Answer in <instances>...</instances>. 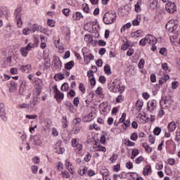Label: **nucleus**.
<instances>
[{"mask_svg":"<svg viewBox=\"0 0 180 180\" xmlns=\"http://www.w3.org/2000/svg\"><path fill=\"white\" fill-rule=\"evenodd\" d=\"M68 122V121L67 120V117H63V121H62L63 127H67V126H68V124H67Z\"/></svg>","mask_w":180,"mask_h":180,"instance_id":"obj_58","label":"nucleus"},{"mask_svg":"<svg viewBox=\"0 0 180 180\" xmlns=\"http://www.w3.org/2000/svg\"><path fill=\"white\" fill-rule=\"evenodd\" d=\"M32 162L34 164H39L40 163V158L39 157L36 156L32 158Z\"/></svg>","mask_w":180,"mask_h":180,"instance_id":"obj_62","label":"nucleus"},{"mask_svg":"<svg viewBox=\"0 0 180 180\" xmlns=\"http://www.w3.org/2000/svg\"><path fill=\"white\" fill-rule=\"evenodd\" d=\"M122 11L124 12V15H129V13H130V11H131V8L127 5L124 6V9Z\"/></svg>","mask_w":180,"mask_h":180,"instance_id":"obj_34","label":"nucleus"},{"mask_svg":"<svg viewBox=\"0 0 180 180\" xmlns=\"http://www.w3.org/2000/svg\"><path fill=\"white\" fill-rule=\"evenodd\" d=\"M155 108H157V101L152 100L148 102L147 110L153 112Z\"/></svg>","mask_w":180,"mask_h":180,"instance_id":"obj_9","label":"nucleus"},{"mask_svg":"<svg viewBox=\"0 0 180 180\" xmlns=\"http://www.w3.org/2000/svg\"><path fill=\"white\" fill-rule=\"evenodd\" d=\"M142 146L145 148L146 153H151L153 151V148H151L147 143H142Z\"/></svg>","mask_w":180,"mask_h":180,"instance_id":"obj_24","label":"nucleus"},{"mask_svg":"<svg viewBox=\"0 0 180 180\" xmlns=\"http://www.w3.org/2000/svg\"><path fill=\"white\" fill-rule=\"evenodd\" d=\"M70 12H71L70 8H64L63 11V13H64L65 16H70Z\"/></svg>","mask_w":180,"mask_h":180,"instance_id":"obj_56","label":"nucleus"},{"mask_svg":"<svg viewBox=\"0 0 180 180\" xmlns=\"http://www.w3.org/2000/svg\"><path fill=\"white\" fill-rule=\"evenodd\" d=\"M160 54H161L162 56H167V49L165 48H161L160 51H159Z\"/></svg>","mask_w":180,"mask_h":180,"instance_id":"obj_57","label":"nucleus"},{"mask_svg":"<svg viewBox=\"0 0 180 180\" xmlns=\"http://www.w3.org/2000/svg\"><path fill=\"white\" fill-rule=\"evenodd\" d=\"M81 131V127H75L73 128V133L74 134H78Z\"/></svg>","mask_w":180,"mask_h":180,"instance_id":"obj_54","label":"nucleus"},{"mask_svg":"<svg viewBox=\"0 0 180 180\" xmlns=\"http://www.w3.org/2000/svg\"><path fill=\"white\" fill-rule=\"evenodd\" d=\"M17 20V25L18 27H22V25H23V22H22V18H15Z\"/></svg>","mask_w":180,"mask_h":180,"instance_id":"obj_61","label":"nucleus"},{"mask_svg":"<svg viewBox=\"0 0 180 180\" xmlns=\"http://www.w3.org/2000/svg\"><path fill=\"white\" fill-rule=\"evenodd\" d=\"M175 141H176L177 143H179L180 141V130L176 131Z\"/></svg>","mask_w":180,"mask_h":180,"instance_id":"obj_41","label":"nucleus"},{"mask_svg":"<svg viewBox=\"0 0 180 180\" xmlns=\"http://www.w3.org/2000/svg\"><path fill=\"white\" fill-rule=\"evenodd\" d=\"M146 40H148V44H150V46L157 44V38L151 34L146 35Z\"/></svg>","mask_w":180,"mask_h":180,"instance_id":"obj_10","label":"nucleus"},{"mask_svg":"<svg viewBox=\"0 0 180 180\" xmlns=\"http://www.w3.org/2000/svg\"><path fill=\"white\" fill-rule=\"evenodd\" d=\"M161 133V128L160 127H155L153 130V134L155 136H160V134Z\"/></svg>","mask_w":180,"mask_h":180,"instance_id":"obj_39","label":"nucleus"},{"mask_svg":"<svg viewBox=\"0 0 180 180\" xmlns=\"http://www.w3.org/2000/svg\"><path fill=\"white\" fill-rule=\"evenodd\" d=\"M96 114L95 112H90L87 115H85L83 118L84 122H92L95 119Z\"/></svg>","mask_w":180,"mask_h":180,"instance_id":"obj_14","label":"nucleus"},{"mask_svg":"<svg viewBox=\"0 0 180 180\" xmlns=\"http://www.w3.org/2000/svg\"><path fill=\"white\" fill-rule=\"evenodd\" d=\"M126 146L128 147H133L136 143L134 142L131 141L130 140L125 141Z\"/></svg>","mask_w":180,"mask_h":180,"instance_id":"obj_53","label":"nucleus"},{"mask_svg":"<svg viewBox=\"0 0 180 180\" xmlns=\"http://www.w3.org/2000/svg\"><path fill=\"white\" fill-rule=\"evenodd\" d=\"M160 106L163 107L164 109H168V108L169 107V105H168V101L167 100H162L160 102Z\"/></svg>","mask_w":180,"mask_h":180,"instance_id":"obj_33","label":"nucleus"},{"mask_svg":"<svg viewBox=\"0 0 180 180\" xmlns=\"http://www.w3.org/2000/svg\"><path fill=\"white\" fill-rule=\"evenodd\" d=\"M40 103V98L37 96H34L31 105H30L31 109H33L34 106H37Z\"/></svg>","mask_w":180,"mask_h":180,"instance_id":"obj_16","label":"nucleus"},{"mask_svg":"<svg viewBox=\"0 0 180 180\" xmlns=\"http://www.w3.org/2000/svg\"><path fill=\"white\" fill-rule=\"evenodd\" d=\"M119 123H123L126 127H130V120H126V113L123 112Z\"/></svg>","mask_w":180,"mask_h":180,"instance_id":"obj_11","label":"nucleus"},{"mask_svg":"<svg viewBox=\"0 0 180 180\" xmlns=\"http://www.w3.org/2000/svg\"><path fill=\"white\" fill-rule=\"evenodd\" d=\"M74 67V60H70V62H68L65 65V68L66 70H71Z\"/></svg>","mask_w":180,"mask_h":180,"instance_id":"obj_31","label":"nucleus"},{"mask_svg":"<svg viewBox=\"0 0 180 180\" xmlns=\"http://www.w3.org/2000/svg\"><path fill=\"white\" fill-rule=\"evenodd\" d=\"M34 44L30 43L27 45L26 47H22L20 49V51L22 57H27V54H29V51L32 50V49H34Z\"/></svg>","mask_w":180,"mask_h":180,"instance_id":"obj_4","label":"nucleus"},{"mask_svg":"<svg viewBox=\"0 0 180 180\" xmlns=\"http://www.w3.org/2000/svg\"><path fill=\"white\" fill-rule=\"evenodd\" d=\"M47 25L50 27H54L56 26V22L53 20H48Z\"/></svg>","mask_w":180,"mask_h":180,"instance_id":"obj_44","label":"nucleus"},{"mask_svg":"<svg viewBox=\"0 0 180 180\" xmlns=\"http://www.w3.org/2000/svg\"><path fill=\"white\" fill-rule=\"evenodd\" d=\"M22 33L23 34H25V36H27V34H30V33H32V31L30 28L27 27L22 30Z\"/></svg>","mask_w":180,"mask_h":180,"instance_id":"obj_49","label":"nucleus"},{"mask_svg":"<svg viewBox=\"0 0 180 180\" xmlns=\"http://www.w3.org/2000/svg\"><path fill=\"white\" fill-rule=\"evenodd\" d=\"M146 39H147V36H146L145 38L141 39L139 41V45L144 46H146V44H148V40Z\"/></svg>","mask_w":180,"mask_h":180,"instance_id":"obj_36","label":"nucleus"},{"mask_svg":"<svg viewBox=\"0 0 180 180\" xmlns=\"http://www.w3.org/2000/svg\"><path fill=\"white\" fill-rule=\"evenodd\" d=\"M20 109H29L30 108V105L27 103H23L18 105Z\"/></svg>","mask_w":180,"mask_h":180,"instance_id":"obj_40","label":"nucleus"},{"mask_svg":"<svg viewBox=\"0 0 180 180\" xmlns=\"http://www.w3.org/2000/svg\"><path fill=\"white\" fill-rule=\"evenodd\" d=\"M96 94L99 98H105V94L102 91V87H98L96 90Z\"/></svg>","mask_w":180,"mask_h":180,"instance_id":"obj_28","label":"nucleus"},{"mask_svg":"<svg viewBox=\"0 0 180 180\" xmlns=\"http://www.w3.org/2000/svg\"><path fill=\"white\" fill-rule=\"evenodd\" d=\"M33 141H34V144H35V146H41V140H40V138H39V136H36L34 137L33 139Z\"/></svg>","mask_w":180,"mask_h":180,"instance_id":"obj_30","label":"nucleus"},{"mask_svg":"<svg viewBox=\"0 0 180 180\" xmlns=\"http://www.w3.org/2000/svg\"><path fill=\"white\" fill-rule=\"evenodd\" d=\"M60 144V142H58L55 146V153L56 154H63L65 151V149L61 147Z\"/></svg>","mask_w":180,"mask_h":180,"instance_id":"obj_12","label":"nucleus"},{"mask_svg":"<svg viewBox=\"0 0 180 180\" xmlns=\"http://www.w3.org/2000/svg\"><path fill=\"white\" fill-rule=\"evenodd\" d=\"M166 30L169 32V39L172 43H175V40L178 39L180 34V27L178 25V21L170 20L166 24Z\"/></svg>","mask_w":180,"mask_h":180,"instance_id":"obj_1","label":"nucleus"},{"mask_svg":"<svg viewBox=\"0 0 180 180\" xmlns=\"http://www.w3.org/2000/svg\"><path fill=\"white\" fill-rule=\"evenodd\" d=\"M141 22V15H137L136 19L132 21L133 26H139Z\"/></svg>","mask_w":180,"mask_h":180,"instance_id":"obj_21","label":"nucleus"},{"mask_svg":"<svg viewBox=\"0 0 180 180\" xmlns=\"http://www.w3.org/2000/svg\"><path fill=\"white\" fill-rule=\"evenodd\" d=\"M61 91H68V83H64L61 87Z\"/></svg>","mask_w":180,"mask_h":180,"instance_id":"obj_52","label":"nucleus"},{"mask_svg":"<svg viewBox=\"0 0 180 180\" xmlns=\"http://www.w3.org/2000/svg\"><path fill=\"white\" fill-rule=\"evenodd\" d=\"M16 88H18V84H16V82L15 80L11 81L9 87L10 92H15V91H16Z\"/></svg>","mask_w":180,"mask_h":180,"instance_id":"obj_19","label":"nucleus"},{"mask_svg":"<svg viewBox=\"0 0 180 180\" xmlns=\"http://www.w3.org/2000/svg\"><path fill=\"white\" fill-rule=\"evenodd\" d=\"M39 169V167H37V165H33L31 167V170L32 174H37V170Z\"/></svg>","mask_w":180,"mask_h":180,"instance_id":"obj_55","label":"nucleus"},{"mask_svg":"<svg viewBox=\"0 0 180 180\" xmlns=\"http://www.w3.org/2000/svg\"><path fill=\"white\" fill-rule=\"evenodd\" d=\"M53 94H55L54 95V98L58 101L59 99H64V94L61 93V91H59V89L57 88V85H55L53 87Z\"/></svg>","mask_w":180,"mask_h":180,"instance_id":"obj_6","label":"nucleus"},{"mask_svg":"<svg viewBox=\"0 0 180 180\" xmlns=\"http://www.w3.org/2000/svg\"><path fill=\"white\" fill-rule=\"evenodd\" d=\"M150 81H151V82H157V77L155 76V74H154V73L151 74Z\"/></svg>","mask_w":180,"mask_h":180,"instance_id":"obj_63","label":"nucleus"},{"mask_svg":"<svg viewBox=\"0 0 180 180\" xmlns=\"http://www.w3.org/2000/svg\"><path fill=\"white\" fill-rule=\"evenodd\" d=\"M175 129H176V124H175V122H172L169 123L168 130L170 133L172 131H174Z\"/></svg>","mask_w":180,"mask_h":180,"instance_id":"obj_23","label":"nucleus"},{"mask_svg":"<svg viewBox=\"0 0 180 180\" xmlns=\"http://www.w3.org/2000/svg\"><path fill=\"white\" fill-rule=\"evenodd\" d=\"M84 58H89V60L90 61H92L95 58V57L94 56V55H92V53H89L88 55L84 54Z\"/></svg>","mask_w":180,"mask_h":180,"instance_id":"obj_43","label":"nucleus"},{"mask_svg":"<svg viewBox=\"0 0 180 180\" xmlns=\"http://www.w3.org/2000/svg\"><path fill=\"white\" fill-rule=\"evenodd\" d=\"M146 115H142L141 114H139L137 117V120L139 123L142 124H145V123H147V120H146Z\"/></svg>","mask_w":180,"mask_h":180,"instance_id":"obj_22","label":"nucleus"},{"mask_svg":"<svg viewBox=\"0 0 180 180\" xmlns=\"http://www.w3.org/2000/svg\"><path fill=\"white\" fill-rule=\"evenodd\" d=\"M141 33H143V32L141 30H137L136 32L131 33V37H140V36H141Z\"/></svg>","mask_w":180,"mask_h":180,"instance_id":"obj_35","label":"nucleus"},{"mask_svg":"<svg viewBox=\"0 0 180 180\" xmlns=\"http://www.w3.org/2000/svg\"><path fill=\"white\" fill-rule=\"evenodd\" d=\"M91 151H102V153H106V148L101 145H98V142L95 141Z\"/></svg>","mask_w":180,"mask_h":180,"instance_id":"obj_8","label":"nucleus"},{"mask_svg":"<svg viewBox=\"0 0 180 180\" xmlns=\"http://www.w3.org/2000/svg\"><path fill=\"white\" fill-rule=\"evenodd\" d=\"M65 165L70 174H74V169H72L71 163H70V162L65 161Z\"/></svg>","mask_w":180,"mask_h":180,"instance_id":"obj_25","label":"nucleus"},{"mask_svg":"<svg viewBox=\"0 0 180 180\" xmlns=\"http://www.w3.org/2000/svg\"><path fill=\"white\" fill-rule=\"evenodd\" d=\"M67 109H68L69 110H71V109H72L74 108V105H72V103L70 101H66V103H65Z\"/></svg>","mask_w":180,"mask_h":180,"instance_id":"obj_42","label":"nucleus"},{"mask_svg":"<svg viewBox=\"0 0 180 180\" xmlns=\"http://www.w3.org/2000/svg\"><path fill=\"white\" fill-rule=\"evenodd\" d=\"M98 81L101 84H105V82H106V77H105V76H100Z\"/></svg>","mask_w":180,"mask_h":180,"instance_id":"obj_59","label":"nucleus"},{"mask_svg":"<svg viewBox=\"0 0 180 180\" xmlns=\"http://www.w3.org/2000/svg\"><path fill=\"white\" fill-rule=\"evenodd\" d=\"M14 16L15 19L22 18V8H18L14 11Z\"/></svg>","mask_w":180,"mask_h":180,"instance_id":"obj_18","label":"nucleus"},{"mask_svg":"<svg viewBox=\"0 0 180 180\" xmlns=\"http://www.w3.org/2000/svg\"><path fill=\"white\" fill-rule=\"evenodd\" d=\"M146 61L144 60V59L141 58L140 60H139V68H144V64H145Z\"/></svg>","mask_w":180,"mask_h":180,"instance_id":"obj_45","label":"nucleus"},{"mask_svg":"<svg viewBox=\"0 0 180 180\" xmlns=\"http://www.w3.org/2000/svg\"><path fill=\"white\" fill-rule=\"evenodd\" d=\"M164 107L162 106L161 107V110L159 111V113H158V117H162V116H164V115H165V111H164Z\"/></svg>","mask_w":180,"mask_h":180,"instance_id":"obj_51","label":"nucleus"},{"mask_svg":"<svg viewBox=\"0 0 180 180\" xmlns=\"http://www.w3.org/2000/svg\"><path fill=\"white\" fill-rule=\"evenodd\" d=\"M129 46H131L130 44H129V41H127L124 45L122 46L121 49L122 50H127Z\"/></svg>","mask_w":180,"mask_h":180,"instance_id":"obj_60","label":"nucleus"},{"mask_svg":"<svg viewBox=\"0 0 180 180\" xmlns=\"http://www.w3.org/2000/svg\"><path fill=\"white\" fill-rule=\"evenodd\" d=\"M143 102L140 101H137L136 103V107L137 110H141V108H143Z\"/></svg>","mask_w":180,"mask_h":180,"instance_id":"obj_38","label":"nucleus"},{"mask_svg":"<svg viewBox=\"0 0 180 180\" xmlns=\"http://www.w3.org/2000/svg\"><path fill=\"white\" fill-rule=\"evenodd\" d=\"M126 167L127 169H131L133 168V163L131 162H127L126 163Z\"/></svg>","mask_w":180,"mask_h":180,"instance_id":"obj_64","label":"nucleus"},{"mask_svg":"<svg viewBox=\"0 0 180 180\" xmlns=\"http://www.w3.org/2000/svg\"><path fill=\"white\" fill-rule=\"evenodd\" d=\"M91 158H92V156L91 155V153H88L84 157V161H86V162H89Z\"/></svg>","mask_w":180,"mask_h":180,"instance_id":"obj_46","label":"nucleus"},{"mask_svg":"<svg viewBox=\"0 0 180 180\" xmlns=\"http://www.w3.org/2000/svg\"><path fill=\"white\" fill-rule=\"evenodd\" d=\"M53 67L55 70H59L62 67L61 60H60V58H55L53 59Z\"/></svg>","mask_w":180,"mask_h":180,"instance_id":"obj_13","label":"nucleus"},{"mask_svg":"<svg viewBox=\"0 0 180 180\" xmlns=\"http://www.w3.org/2000/svg\"><path fill=\"white\" fill-rule=\"evenodd\" d=\"M20 70L22 72H29V71L32 70V65H22Z\"/></svg>","mask_w":180,"mask_h":180,"instance_id":"obj_20","label":"nucleus"},{"mask_svg":"<svg viewBox=\"0 0 180 180\" xmlns=\"http://www.w3.org/2000/svg\"><path fill=\"white\" fill-rule=\"evenodd\" d=\"M148 141H149V143H150L151 144H154L155 143V137L153 136L152 135H149Z\"/></svg>","mask_w":180,"mask_h":180,"instance_id":"obj_48","label":"nucleus"},{"mask_svg":"<svg viewBox=\"0 0 180 180\" xmlns=\"http://www.w3.org/2000/svg\"><path fill=\"white\" fill-rule=\"evenodd\" d=\"M152 172L153 170L151 169V165H148L143 168V174L145 176L150 175Z\"/></svg>","mask_w":180,"mask_h":180,"instance_id":"obj_17","label":"nucleus"},{"mask_svg":"<svg viewBox=\"0 0 180 180\" xmlns=\"http://www.w3.org/2000/svg\"><path fill=\"white\" fill-rule=\"evenodd\" d=\"M25 90H26V82H22L19 89L20 95H22Z\"/></svg>","mask_w":180,"mask_h":180,"instance_id":"obj_29","label":"nucleus"},{"mask_svg":"<svg viewBox=\"0 0 180 180\" xmlns=\"http://www.w3.org/2000/svg\"><path fill=\"white\" fill-rule=\"evenodd\" d=\"M30 30L32 33H34V32H37V30H39V25H37V24H34Z\"/></svg>","mask_w":180,"mask_h":180,"instance_id":"obj_37","label":"nucleus"},{"mask_svg":"<svg viewBox=\"0 0 180 180\" xmlns=\"http://www.w3.org/2000/svg\"><path fill=\"white\" fill-rule=\"evenodd\" d=\"M81 18H84L81 12H76V13L72 15L73 20H79Z\"/></svg>","mask_w":180,"mask_h":180,"instance_id":"obj_26","label":"nucleus"},{"mask_svg":"<svg viewBox=\"0 0 180 180\" xmlns=\"http://www.w3.org/2000/svg\"><path fill=\"white\" fill-rule=\"evenodd\" d=\"M165 9L168 13H174V12L176 11V5L175 3L168 1V3L165 5Z\"/></svg>","mask_w":180,"mask_h":180,"instance_id":"obj_5","label":"nucleus"},{"mask_svg":"<svg viewBox=\"0 0 180 180\" xmlns=\"http://www.w3.org/2000/svg\"><path fill=\"white\" fill-rule=\"evenodd\" d=\"M71 143L72 147H76L77 150H79V151H81V150H82V145L77 141V139H72L71 141Z\"/></svg>","mask_w":180,"mask_h":180,"instance_id":"obj_15","label":"nucleus"},{"mask_svg":"<svg viewBox=\"0 0 180 180\" xmlns=\"http://www.w3.org/2000/svg\"><path fill=\"white\" fill-rule=\"evenodd\" d=\"M138 136H137V133L134 132L131 135V140H132V141H136V140H137L138 139Z\"/></svg>","mask_w":180,"mask_h":180,"instance_id":"obj_50","label":"nucleus"},{"mask_svg":"<svg viewBox=\"0 0 180 180\" xmlns=\"http://www.w3.org/2000/svg\"><path fill=\"white\" fill-rule=\"evenodd\" d=\"M104 71L107 75H112V70H110V65H105L104 67Z\"/></svg>","mask_w":180,"mask_h":180,"instance_id":"obj_32","label":"nucleus"},{"mask_svg":"<svg viewBox=\"0 0 180 180\" xmlns=\"http://www.w3.org/2000/svg\"><path fill=\"white\" fill-rule=\"evenodd\" d=\"M110 85L111 91L112 92H119V94H123L125 86L123 85L121 86L120 82H119L117 80H114Z\"/></svg>","mask_w":180,"mask_h":180,"instance_id":"obj_3","label":"nucleus"},{"mask_svg":"<svg viewBox=\"0 0 180 180\" xmlns=\"http://www.w3.org/2000/svg\"><path fill=\"white\" fill-rule=\"evenodd\" d=\"M87 171H88V168L87 167H84L83 169H80L79 174L82 176H84V175H85V174H86Z\"/></svg>","mask_w":180,"mask_h":180,"instance_id":"obj_47","label":"nucleus"},{"mask_svg":"<svg viewBox=\"0 0 180 180\" xmlns=\"http://www.w3.org/2000/svg\"><path fill=\"white\" fill-rule=\"evenodd\" d=\"M158 5V1L157 0H152L150 4V8L152 11L157 8V6Z\"/></svg>","mask_w":180,"mask_h":180,"instance_id":"obj_27","label":"nucleus"},{"mask_svg":"<svg viewBox=\"0 0 180 180\" xmlns=\"http://www.w3.org/2000/svg\"><path fill=\"white\" fill-rule=\"evenodd\" d=\"M116 11H108L104 15L103 20L105 25H112L116 21Z\"/></svg>","mask_w":180,"mask_h":180,"instance_id":"obj_2","label":"nucleus"},{"mask_svg":"<svg viewBox=\"0 0 180 180\" xmlns=\"http://www.w3.org/2000/svg\"><path fill=\"white\" fill-rule=\"evenodd\" d=\"M0 117L4 122L8 121V116L5 112V105L4 103H0Z\"/></svg>","mask_w":180,"mask_h":180,"instance_id":"obj_7","label":"nucleus"}]
</instances>
